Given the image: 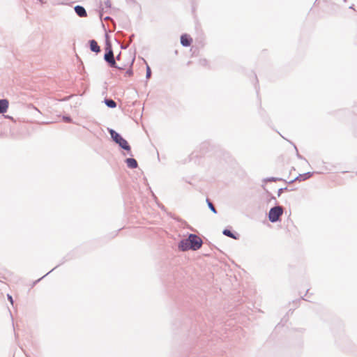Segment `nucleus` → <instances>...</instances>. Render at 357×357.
<instances>
[{"instance_id":"obj_1","label":"nucleus","mask_w":357,"mask_h":357,"mask_svg":"<svg viewBox=\"0 0 357 357\" xmlns=\"http://www.w3.org/2000/svg\"><path fill=\"white\" fill-rule=\"evenodd\" d=\"M202 240L199 236L190 234L188 238L183 239L179 242L178 248L182 251L197 250L202 247Z\"/></svg>"},{"instance_id":"obj_2","label":"nucleus","mask_w":357,"mask_h":357,"mask_svg":"<svg viewBox=\"0 0 357 357\" xmlns=\"http://www.w3.org/2000/svg\"><path fill=\"white\" fill-rule=\"evenodd\" d=\"M110 135L113 140L119 145L122 149L126 151L130 150V146H129L128 142L123 139L119 133L115 132L113 130L109 131Z\"/></svg>"},{"instance_id":"obj_3","label":"nucleus","mask_w":357,"mask_h":357,"mask_svg":"<svg viewBox=\"0 0 357 357\" xmlns=\"http://www.w3.org/2000/svg\"><path fill=\"white\" fill-rule=\"evenodd\" d=\"M283 213L282 206H276L271 208L268 213V218L271 222H277Z\"/></svg>"},{"instance_id":"obj_4","label":"nucleus","mask_w":357,"mask_h":357,"mask_svg":"<svg viewBox=\"0 0 357 357\" xmlns=\"http://www.w3.org/2000/svg\"><path fill=\"white\" fill-rule=\"evenodd\" d=\"M107 46L106 47L107 52L105 53V54L104 56V59L105 60L106 62H107L109 63V65L111 67L118 68L116 66L115 59L114 58L113 51H112L110 45H109V43L107 44Z\"/></svg>"},{"instance_id":"obj_5","label":"nucleus","mask_w":357,"mask_h":357,"mask_svg":"<svg viewBox=\"0 0 357 357\" xmlns=\"http://www.w3.org/2000/svg\"><path fill=\"white\" fill-rule=\"evenodd\" d=\"M192 38L187 34H183L181 36V43L184 47H188L191 45Z\"/></svg>"},{"instance_id":"obj_6","label":"nucleus","mask_w":357,"mask_h":357,"mask_svg":"<svg viewBox=\"0 0 357 357\" xmlns=\"http://www.w3.org/2000/svg\"><path fill=\"white\" fill-rule=\"evenodd\" d=\"M74 9L76 14L81 17H86L87 15L86 11L83 6H76Z\"/></svg>"},{"instance_id":"obj_7","label":"nucleus","mask_w":357,"mask_h":357,"mask_svg":"<svg viewBox=\"0 0 357 357\" xmlns=\"http://www.w3.org/2000/svg\"><path fill=\"white\" fill-rule=\"evenodd\" d=\"M8 107V101L6 99L0 100V114H3Z\"/></svg>"},{"instance_id":"obj_8","label":"nucleus","mask_w":357,"mask_h":357,"mask_svg":"<svg viewBox=\"0 0 357 357\" xmlns=\"http://www.w3.org/2000/svg\"><path fill=\"white\" fill-rule=\"evenodd\" d=\"M90 49L92 52L98 53L100 52V48L98 45L97 42L94 40H90Z\"/></svg>"},{"instance_id":"obj_9","label":"nucleus","mask_w":357,"mask_h":357,"mask_svg":"<svg viewBox=\"0 0 357 357\" xmlns=\"http://www.w3.org/2000/svg\"><path fill=\"white\" fill-rule=\"evenodd\" d=\"M126 162L128 167L131 169H135L137 167V162L134 158H127L126 160Z\"/></svg>"},{"instance_id":"obj_10","label":"nucleus","mask_w":357,"mask_h":357,"mask_svg":"<svg viewBox=\"0 0 357 357\" xmlns=\"http://www.w3.org/2000/svg\"><path fill=\"white\" fill-rule=\"evenodd\" d=\"M105 103L109 108H114L116 106V102L112 99H105Z\"/></svg>"},{"instance_id":"obj_11","label":"nucleus","mask_w":357,"mask_h":357,"mask_svg":"<svg viewBox=\"0 0 357 357\" xmlns=\"http://www.w3.org/2000/svg\"><path fill=\"white\" fill-rule=\"evenodd\" d=\"M312 176L311 172H307L303 174H300L296 179L299 181H305Z\"/></svg>"},{"instance_id":"obj_12","label":"nucleus","mask_w":357,"mask_h":357,"mask_svg":"<svg viewBox=\"0 0 357 357\" xmlns=\"http://www.w3.org/2000/svg\"><path fill=\"white\" fill-rule=\"evenodd\" d=\"M222 234L227 236L231 237L232 238L236 239V236L234 235V234L229 229H224L222 231Z\"/></svg>"},{"instance_id":"obj_13","label":"nucleus","mask_w":357,"mask_h":357,"mask_svg":"<svg viewBox=\"0 0 357 357\" xmlns=\"http://www.w3.org/2000/svg\"><path fill=\"white\" fill-rule=\"evenodd\" d=\"M207 202H208V206L209 208L211 209V211L212 212H213L214 213H216L217 211H216L215 208L214 207L213 204L208 199H207Z\"/></svg>"},{"instance_id":"obj_14","label":"nucleus","mask_w":357,"mask_h":357,"mask_svg":"<svg viewBox=\"0 0 357 357\" xmlns=\"http://www.w3.org/2000/svg\"><path fill=\"white\" fill-rule=\"evenodd\" d=\"M151 68L150 67L147 65L146 66V77L147 79H149L151 77Z\"/></svg>"},{"instance_id":"obj_15","label":"nucleus","mask_w":357,"mask_h":357,"mask_svg":"<svg viewBox=\"0 0 357 357\" xmlns=\"http://www.w3.org/2000/svg\"><path fill=\"white\" fill-rule=\"evenodd\" d=\"M104 5L105 6L106 8H109L111 7V5H112L110 0H106L104 2Z\"/></svg>"},{"instance_id":"obj_16","label":"nucleus","mask_w":357,"mask_h":357,"mask_svg":"<svg viewBox=\"0 0 357 357\" xmlns=\"http://www.w3.org/2000/svg\"><path fill=\"white\" fill-rule=\"evenodd\" d=\"M63 119L64 121L68 122V123H70V122L72 121L71 118L69 117V116H63Z\"/></svg>"},{"instance_id":"obj_17","label":"nucleus","mask_w":357,"mask_h":357,"mask_svg":"<svg viewBox=\"0 0 357 357\" xmlns=\"http://www.w3.org/2000/svg\"><path fill=\"white\" fill-rule=\"evenodd\" d=\"M8 298L10 301V302L11 303V304H13V300L12 296H10L9 294H8Z\"/></svg>"},{"instance_id":"obj_18","label":"nucleus","mask_w":357,"mask_h":357,"mask_svg":"<svg viewBox=\"0 0 357 357\" xmlns=\"http://www.w3.org/2000/svg\"><path fill=\"white\" fill-rule=\"evenodd\" d=\"M277 180L276 178H274V177H271V178H269L267 179V181H275Z\"/></svg>"},{"instance_id":"obj_19","label":"nucleus","mask_w":357,"mask_h":357,"mask_svg":"<svg viewBox=\"0 0 357 357\" xmlns=\"http://www.w3.org/2000/svg\"><path fill=\"white\" fill-rule=\"evenodd\" d=\"M121 54H118L116 57V60H120Z\"/></svg>"},{"instance_id":"obj_20","label":"nucleus","mask_w":357,"mask_h":357,"mask_svg":"<svg viewBox=\"0 0 357 357\" xmlns=\"http://www.w3.org/2000/svg\"><path fill=\"white\" fill-rule=\"evenodd\" d=\"M111 20V18L109 17H105V20Z\"/></svg>"}]
</instances>
